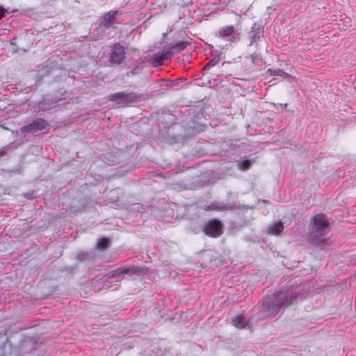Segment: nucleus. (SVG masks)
Here are the masks:
<instances>
[{
	"label": "nucleus",
	"instance_id": "1",
	"mask_svg": "<svg viewBox=\"0 0 356 356\" xmlns=\"http://www.w3.org/2000/svg\"><path fill=\"white\" fill-rule=\"evenodd\" d=\"M118 15L117 10H110L104 14L99 26L94 30V34L96 35L95 40L102 39L110 33V28L115 22Z\"/></svg>",
	"mask_w": 356,
	"mask_h": 356
},
{
	"label": "nucleus",
	"instance_id": "2",
	"mask_svg": "<svg viewBox=\"0 0 356 356\" xmlns=\"http://www.w3.org/2000/svg\"><path fill=\"white\" fill-rule=\"evenodd\" d=\"M140 98V95L124 91L115 92L108 96L110 101L114 102L117 105L122 107L138 102Z\"/></svg>",
	"mask_w": 356,
	"mask_h": 356
},
{
	"label": "nucleus",
	"instance_id": "3",
	"mask_svg": "<svg viewBox=\"0 0 356 356\" xmlns=\"http://www.w3.org/2000/svg\"><path fill=\"white\" fill-rule=\"evenodd\" d=\"M312 221L316 234L314 235V238L316 241H319L317 236L321 237L329 232V222L323 213L314 215Z\"/></svg>",
	"mask_w": 356,
	"mask_h": 356
},
{
	"label": "nucleus",
	"instance_id": "4",
	"mask_svg": "<svg viewBox=\"0 0 356 356\" xmlns=\"http://www.w3.org/2000/svg\"><path fill=\"white\" fill-rule=\"evenodd\" d=\"M49 127V123L41 118H35L33 121L23 127L19 129L21 134H33L40 131H43Z\"/></svg>",
	"mask_w": 356,
	"mask_h": 356
},
{
	"label": "nucleus",
	"instance_id": "5",
	"mask_svg": "<svg viewBox=\"0 0 356 356\" xmlns=\"http://www.w3.org/2000/svg\"><path fill=\"white\" fill-rule=\"evenodd\" d=\"M203 232L209 236L218 237L222 234V225L218 220H209L205 223Z\"/></svg>",
	"mask_w": 356,
	"mask_h": 356
},
{
	"label": "nucleus",
	"instance_id": "6",
	"mask_svg": "<svg viewBox=\"0 0 356 356\" xmlns=\"http://www.w3.org/2000/svg\"><path fill=\"white\" fill-rule=\"evenodd\" d=\"M237 26L236 25H227L220 27L218 31L217 36L220 38L232 43L236 41Z\"/></svg>",
	"mask_w": 356,
	"mask_h": 356
},
{
	"label": "nucleus",
	"instance_id": "7",
	"mask_svg": "<svg viewBox=\"0 0 356 356\" xmlns=\"http://www.w3.org/2000/svg\"><path fill=\"white\" fill-rule=\"evenodd\" d=\"M298 297V294L296 292H290L286 293L284 291H278L274 299V302L278 309H280L281 306L284 304H291L295 299Z\"/></svg>",
	"mask_w": 356,
	"mask_h": 356
},
{
	"label": "nucleus",
	"instance_id": "8",
	"mask_svg": "<svg viewBox=\"0 0 356 356\" xmlns=\"http://www.w3.org/2000/svg\"><path fill=\"white\" fill-rule=\"evenodd\" d=\"M139 267L135 266H124L112 270L108 275L110 277H118L121 275H132L138 272Z\"/></svg>",
	"mask_w": 356,
	"mask_h": 356
},
{
	"label": "nucleus",
	"instance_id": "9",
	"mask_svg": "<svg viewBox=\"0 0 356 356\" xmlns=\"http://www.w3.org/2000/svg\"><path fill=\"white\" fill-rule=\"evenodd\" d=\"M170 56L169 52L167 49H163L161 51H159L155 53L150 58V61L152 65L154 67H159L163 65L165 60H168L170 59Z\"/></svg>",
	"mask_w": 356,
	"mask_h": 356
},
{
	"label": "nucleus",
	"instance_id": "10",
	"mask_svg": "<svg viewBox=\"0 0 356 356\" xmlns=\"http://www.w3.org/2000/svg\"><path fill=\"white\" fill-rule=\"evenodd\" d=\"M124 57V48L120 44H115L111 49V62L114 64H120Z\"/></svg>",
	"mask_w": 356,
	"mask_h": 356
},
{
	"label": "nucleus",
	"instance_id": "11",
	"mask_svg": "<svg viewBox=\"0 0 356 356\" xmlns=\"http://www.w3.org/2000/svg\"><path fill=\"white\" fill-rule=\"evenodd\" d=\"M233 207L229 204H225L219 202H211L208 207L205 208V210L208 211H224L231 210Z\"/></svg>",
	"mask_w": 356,
	"mask_h": 356
},
{
	"label": "nucleus",
	"instance_id": "12",
	"mask_svg": "<svg viewBox=\"0 0 356 356\" xmlns=\"http://www.w3.org/2000/svg\"><path fill=\"white\" fill-rule=\"evenodd\" d=\"M52 97L51 95H44L42 100L38 103L39 108L42 111H47L54 107V104H55L57 100L54 99L51 103L49 102L51 100Z\"/></svg>",
	"mask_w": 356,
	"mask_h": 356
},
{
	"label": "nucleus",
	"instance_id": "13",
	"mask_svg": "<svg viewBox=\"0 0 356 356\" xmlns=\"http://www.w3.org/2000/svg\"><path fill=\"white\" fill-rule=\"evenodd\" d=\"M188 44L189 43L187 42H179L168 48L167 50L169 52L170 56L172 57L181 51H183Z\"/></svg>",
	"mask_w": 356,
	"mask_h": 356
},
{
	"label": "nucleus",
	"instance_id": "14",
	"mask_svg": "<svg viewBox=\"0 0 356 356\" xmlns=\"http://www.w3.org/2000/svg\"><path fill=\"white\" fill-rule=\"evenodd\" d=\"M284 230V225L281 221H278L271 225L268 228V234L273 236H277Z\"/></svg>",
	"mask_w": 356,
	"mask_h": 356
},
{
	"label": "nucleus",
	"instance_id": "15",
	"mask_svg": "<svg viewBox=\"0 0 356 356\" xmlns=\"http://www.w3.org/2000/svg\"><path fill=\"white\" fill-rule=\"evenodd\" d=\"M219 60V56H216L213 58H212L208 63H207V64L202 68V75L204 76L209 74L210 70L215 67L218 63Z\"/></svg>",
	"mask_w": 356,
	"mask_h": 356
},
{
	"label": "nucleus",
	"instance_id": "16",
	"mask_svg": "<svg viewBox=\"0 0 356 356\" xmlns=\"http://www.w3.org/2000/svg\"><path fill=\"white\" fill-rule=\"evenodd\" d=\"M253 162H254V161H252L249 159L244 158V159H240L238 161L237 165L241 170H245L251 166V165L252 164Z\"/></svg>",
	"mask_w": 356,
	"mask_h": 356
},
{
	"label": "nucleus",
	"instance_id": "17",
	"mask_svg": "<svg viewBox=\"0 0 356 356\" xmlns=\"http://www.w3.org/2000/svg\"><path fill=\"white\" fill-rule=\"evenodd\" d=\"M233 324L238 328H244L246 326V322L241 315L236 316L232 320Z\"/></svg>",
	"mask_w": 356,
	"mask_h": 356
},
{
	"label": "nucleus",
	"instance_id": "18",
	"mask_svg": "<svg viewBox=\"0 0 356 356\" xmlns=\"http://www.w3.org/2000/svg\"><path fill=\"white\" fill-rule=\"evenodd\" d=\"M109 243V240L106 238H102L97 243V248L99 250H104L107 248Z\"/></svg>",
	"mask_w": 356,
	"mask_h": 356
},
{
	"label": "nucleus",
	"instance_id": "19",
	"mask_svg": "<svg viewBox=\"0 0 356 356\" xmlns=\"http://www.w3.org/2000/svg\"><path fill=\"white\" fill-rule=\"evenodd\" d=\"M248 58H250L252 63H255L256 60L259 58V54L256 52H254L250 54Z\"/></svg>",
	"mask_w": 356,
	"mask_h": 356
},
{
	"label": "nucleus",
	"instance_id": "20",
	"mask_svg": "<svg viewBox=\"0 0 356 356\" xmlns=\"http://www.w3.org/2000/svg\"><path fill=\"white\" fill-rule=\"evenodd\" d=\"M77 259L79 260V261H84L85 259H88V254H83V253H81V254H79L77 255Z\"/></svg>",
	"mask_w": 356,
	"mask_h": 356
},
{
	"label": "nucleus",
	"instance_id": "21",
	"mask_svg": "<svg viewBox=\"0 0 356 356\" xmlns=\"http://www.w3.org/2000/svg\"><path fill=\"white\" fill-rule=\"evenodd\" d=\"M165 79H161L159 81H158L156 83H155V86H154V88L156 89V90H159L160 88H161V83L163 81H164Z\"/></svg>",
	"mask_w": 356,
	"mask_h": 356
},
{
	"label": "nucleus",
	"instance_id": "22",
	"mask_svg": "<svg viewBox=\"0 0 356 356\" xmlns=\"http://www.w3.org/2000/svg\"><path fill=\"white\" fill-rule=\"evenodd\" d=\"M6 13V10L0 6V19L5 15Z\"/></svg>",
	"mask_w": 356,
	"mask_h": 356
},
{
	"label": "nucleus",
	"instance_id": "23",
	"mask_svg": "<svg viewBox=\"0 0 356 356\" xmlns=\"http://www.w3.org/2000/svg\"><path fill=\"white\" fill-rule=\"evenodd\" d=\"M275 75H279V76H283V75H286V74L283 72L282 70L278 69L277 70H275Z\"/></svg>",
	"mask_w": 356,
	"mask_h": 356
},
{
	"label": "nucleus",
	"instance_id": "24",
	"mask_svg": "<svg viewBox=\"0 0 356 356\" xmlns=\"http://www.w3.org/2000/svg\"><path fill=\"white\" fill-rule=\"evenodd\" d=\"M6 154V150L4 148L0 149V158L3 157Z\"/></svg>",
	"mask_w": 356,
	"mask_h": 356
},
{
	"label": "nucleus",
	"instance_id": "25",
	"mask_svg": "<svg viewBox=\"0 0 356 356\" xmlns=\"http://www.w3.org/2000/svg\"><path fill=\"white\" fill-rule=\"evenodd\" d=\"M17 38L16 37H13L10 40V42L11 44L13 45H15V40H16Z\"/></svg>",
	"mask_w": 356,
	"mask_h": 356
}]
</instances>
